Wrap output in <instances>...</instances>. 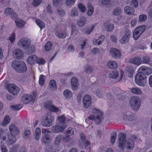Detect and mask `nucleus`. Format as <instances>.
Segmentation results:
<instances>
[{
	"instance_id": "nucleus-49",
	"label": "nucleus",
	"mask_w": 152,
	"mask_h": 152,
	"mask_svg": "<svg viewBox=\"0 0 152 152\" xmlns=\"http://www.w3.org/2000/svg\"><path fill=\"white\" fill-rule=\"evenodd\" d=\"M105 27L107 31H110L113 29L114 26L112 24H108L105 26Z\"/></svg>"
},
{
	"instance_id": "nucleus-27",
	"label": "nucleus",
	"mask_w": 152,
	"mask_h": 152,
	"mask_svg": "<svg viewBox=\"0 0 152 152\" xmlns=\"http://www.w3.org/2000/svg\"><path fill=\"white\" fill-rule=\"evenodd\" d=\"M41 134V131L39 128H37L36 130L35 133L34 134L35 139L38 140L40 138Z\"/></svg>"
},
{
	"instance_id": "nucleus-63",
	"label": "nucleus",
	"mask_w": 152,
	"mask_h": 152,
	"mask_svg": "<svg viewBox=\"0 0 152 152\" xmlns=\"http://www.w3.org/2000/svg\"><path fill=\"white\" fill-rule=\"evenodd\" d=\"M96 94L99 97H101L102 94V91L99 89H97L96 91Z\"/></svg>"
},
{
	"instance_id": "nucleus-47",
	"label": "nucleus",
	"mask_w": 152,
	"mask_h": 152,
	"mask_svg": "<svg viewBox=\"0 0 152 152\" xmlns=\"http://www.w3.org/2000/svg\"><path fill=\"white\" fill-rule=\"evenodd\" d=\"M10 121V118L9 115H6L4 118V120L3 123V125L6 126L8 124Z\"/></svg>"
},
{
	"instance_id": "nucleus-59",
	"label": "nucleus",
	"mask_w": 152,
	"mask_h": 152,
	"mask_svg": "<svg viewBox=\"0 0 152 152\" xmlns=\"http://www.w3.org/2000/svg\"><path fill=\"white\" fill-rule=\"evenodd\" d=\"M91 67L90 66H87L84 69V72L86 73H90L92 72Z\"/></svg>"
},
{
	"instance_id": "nucleus-51",
	"label": "nucleus",
	"mask_w": 152,
	"mask_h": 152,
	"mask_svg": "<svg viewBox=\"0 0 152 152\" xmlns=\"http://www.w3.org/2000/svg\"><path fill=\"white\" fill-rule=\"evenodd\" d=\"M94 28V26H92L91 28H86L85 30V32L87 34H90V33L93 31Z\"/></svg>"
},
{
	"instance_id": "nucleus-37",
	"label": "nucleus",
	"mask_w": 152,
	"mask_h": 152,
	"mask_svg": "<svg viewBox=\"0 0 152 152\" xmlns=\"http://www.w3.org/2000/svg\"><path fill=\"white\" fill-rule=\"evenodd\" d=\"M56 35L59 38H64L66 36V32L64 31H62L61 32H56Z\"/></svg>"
},
{
	"instance_id": "nucleus-61",
	"label": "nucleus",
	"mask_w": 152,
	"mask_h": 152,
	"mask_svg": "<svg viewBox=\"0 0 152 152\" xmlns=\"http://www.w3.org/2000/svg\"><path fill=\"white\" fill-rule=\"evenodd\" d=\"M83 97V95L81 93H78L77 94V99L78 102H81Z\"/></svg>"
},
{
	"instance_id": "nucleus-53",
	"label": "nucleus",
	"mask_w": 152,
	"mask_h": 152,
	"mask_svg": "<svg viewBox=\"0 0 152 152\" xmlns=\"http://www.w3.org/2000/svg\"><path fill=\"white\" fill-rule=\"evenodd\" d=\"M66 75H62L61 76L60 83H61L62 85H64L66 83Z\"/></svg>"
},
{
	"instance_id": "nucleus-9",
	"label": "nucleus",
	"mask_w": 152,
	"mask_h": 152,
	"mask_svg": "<svg viewBox=\"0 0 152 152\" xmlns=\"http://www.w3.org/2000/svg\"><path fill=\"white\" fill-rule=\"evenodd\" d=\"M54 116L50 113H48L45 119L42 122V125L48 127L52 125V122L54 121Z\"/></svg>"
},
{
	"instance_id": "nucleus-18",
	"label": "nucleus",
	"mask_w": 152,
	"mask_h": 152,
	"mask_svg": "<svg viewBox=\"0 0 152 152\" xmlns=\"http://www.w3.org/2000/svg\"><path fill=\"white\" fill-rule=\"evenodd\" d=\"M33 97L31 95H23L21 98V100L25 104L29 103L32 101Z\"/></svg>"
},
{
	"instance_id": "nucleus-25",
	"label": "nucleus",
	"mask_w": 152,
	"mask_h": 152,
	"mask_svg": "<svg viewBox=\"0 0 152 152\" xmlns=\"http://www.w3.org/2000/svg\"><path fill=\"white\" fill-rule=\"evenodd\" d=\"M87 7L88 8L87 15L89 16H91L93 13L94 8L92 5L90 3L87 4Z\"/></svg>"
},
{
	"instance_id": "nucleus-30",
	"label": "nucleus",
	"mask_w": 152,
	"mask_h": 152,
	"mask_svg": "<svg viewBox=\"0 0 152 152\" xmlns=\"http://www.w3.org/2000/svg\"><path fill=\"white\" fill-rule=\"evenodd\" d=\"M86 22V18L82 16L80 18V20L77 22V24L79 26H83L85 25Z\"/></svg>"
},
{
	"instance_id": "nucleus-57",
	"label": "nucleus",
	"mask_w": 152,
	"mask_h": 152,
	"mask_svg": "<svg viewBox=\"0 0 152 152\" xmlns=\"http://www.w3.org/2000/svg\"><path fill=\"white\" fill-rule=\"evenodd\" d=\"M13 11L12 9L8 8L5 9L4 13L7 15H11Z\"/></svg>"
},
{
	"instance_id": "nucleus-52",
	"label": "nucleus",
	"mask_w": 152,
	"mask_h": 152,
	"mask_svg": "<svg viewBox=\"0 0 152 152\" xmlns=\"http://www.w3.org/2000/svg\"><path fill=\"white\" fill-rule=\"evenodd\" d=\"M105 37L103 35H101L99 37V38L98 39V45H100L103 42Z\"/></svg>"
},
{
	"instance_id": "nucleus-32",
	"label": "nucleus",
	"mask_w": 152,
	"mask_h": 152,
	"mask_svg": "<svg viewBox=\"0 0 152 152\" xmlns=\"http://www.w3.org/2000/svg\"><path fill=\"white\" fill-rule=\"evenodd\" d=\"M23 107L22 104H19L17 105H11L10 107L13 110H18L21 109Z\"/></svg>"
},
{
	"instance_id": "nucleus-22",
	"label": "nucleus",
	"mask_w": 152,
	"mask_h": 152,
	"mask_svg": "<svg viewBox=\"0 0 152 152\" xmlns=\"http://www.w3.org/2000/svg\"><path fill=\"white\" fill-rule=\"evenodd\" d=\"M108 75L109 77L110 78L116 79L118 77V72L116 70L110 71L109 72Z\"/></svg>"
},
{
	"instance_id": "nucleus-1",
	"label": "nucleus",
	"mask_w": 152,
	"mask_h": 152,
	"mask_svg": "<svg viewBox=\"0 0 152 152\" xmlns=\"http://www.w3.org/2000/svg\"><path fill=\"white\" fill-rule=\"evenodd\" d=\"M126 137V134L124 133L120 132L119 134L118 146L123 150L125 147L127 149L132 150L134 146V142L132 139L127 141Z\"/></svg>"
},
{
	"instance_id": "nucleus-45",
	"label": "nucleus",
	"mask_w": 152,
	"mask_h": 152,
	"mask_svg": "<svg viewBox=\"0 0 152 152\" xmlns=\"http://www.w3.org/2000/svg\"><path fill=\"white\" fill-rule=\"evenodd\" d=\"M129 40V38L124 36L122 38V39L120 40V42L121 44H126Z\"/></svg>"
},
{
	"instance_id": "nucleus-64",
	"label": "nucleus",
	"mask_w": 152,
	"mask_h": 152,
	"mask_svg": "<svg viewBox=\"0 0 152 152\" xmlns=\"http://www.w3.org/2000/svg\"><path fill=\"white\" fill-rule=\"evenodd\" d=\"M59 109L58 107H56L55 106L53 105L50 109V111L53 112H57L58 111Z\"/></svg>"
},
{
	"instance_id": "nucleus-3",
	"label": "nucleus",
	"mask_w": 152,
	"mask_h": 152,
	"mask_svg": "<svg viewBox=\"0 0 152 152\" xmlns=\"http://www.w3.org/2000/svg\"><path fill=\"white\" fill-rule=\"evenodd\" d=\"M12 67L18 73H23L26 72L27 67L25 63L23 61H13L11 64Z\"/></svg>"
},
{
	"instance_id": "nucleus-6",
	"label": "nucleus",
	"mask_w": 152,
	"mask_h": 152,
	"mask_svg": "<svg viewBox=\"0 0 152 152\" xmlns=\"http://www.w3.org/2000/svg\"><path fill=\"white\" fill-rule=\"evenodd\" d=\"M31 43V40L27 37L21 38L18 43V46L25 50H27L30 46Z\"/></svg>"
},
{
	"instance_id": "nucleus-44",
	"label": "nucleus",
	"mask_w": 152,
	"mask_h": 152,
	"mask_svg": "<svg viewBox=\"0 0 152 152\" xmlns=\"http://www.w3.org/2000/svg\"><path fill=\"white\" fill-rule=\"evenodd\" d=\"M46 152H56V150L54 148V146L53 145H49L46 148Z\"/></svg>"
},
{
	"instance_id": "nucleus-46",
	"label": "nucleus",
	"mask_w": 152,
	"mask_h": 152,
	"mask_svg": "<svg viewBox=\"0 0 152 152\" xmlns=\"http://www.w3.org/2000/svg\"><path fill=\"white\" fill-rule=\"evenodd\" d=\"M77 9V8H73L72 10L71 15L72 17H75L78 16Z\"/></svg>"
},
{
	"instance_id": "nucleus-10",
	"label": "nucleus",
	"mask_w": 152,
	"mask_h": 152,
	"mask_svg": "<svg viewBox=\"0 0 152 152\" xmlns=\"http://www.w3.org/2000/svg\"><path fill=\"white\" fill-rule=\"evenodd\" d=\"M138 73H140V75H148L152 73L151 69L149 67L145 66H141L138 69Z\"/></svg>"
},
{
	"instance_id": "nucleus-2",
	"label": "nucleus",
	"mask_w": 152,
	"mask_h": 152,
	"mask_svg": "<svg viewBox=\"0 0 152 152\" xmlns=\"http://www.w3.org/2000/svg\"><path fill=\"white\" fill-rule=\"evenodd\" d=\"M66 117L64 115L58 116L57 118V124L52 127V130L53 133H58L62 132L66 129Z\"/></svg>"
},
{
	"instance_id": "nucleus-15",
	"label": "nucleus",
	"mask_w": 152,
	"mask_h": 152,
	"mask_svg": "<svg viewBox=\"0 0 152 152\" xmlns=\"http://www.w3.org/2000/svg\"><path fill=\"white\" fill-rule=\"evenodd\" d=\"M9 128L11 134L14 136L19 133L18 129L15 124H11L9 126Z\"/></svg>"
},
{
	"instance_id": "nucleus-14",
	"label": "nucleus",
	"mask_w": 152,
	"mask_h": 152,
	"mask_svg": "<svg viewBox=\"0 0 152 152\" xmlns=\"http://www.w3.org/2000/svg\"><path fill=\"white\" fill-rule=\"evenodd\" d=\"M13 54L14 58L20 59L23 58L24 53L22 50L17 49L13 51Z\"/></svg>"
},
{
	"instance_id": "nucleus-17",
	"label": "nucleus",
	"mask_w": 152,
	"mask_h": 152,
	"mask_svg": "<svg viewBox=\"0 0 152 152\" xmlns=\"http://www.w3.org/2000/svg\"><path fill=\"white\" fill-rule=\"evenodd\" d=\"M71 87L73 90H76L78 87L79 83L77 78L76 77H73L71 80Z\"/></svg>"
},
{
	"instance_id": "nucleus-58",
	"label": "nucleus",
	"mask_w": 152,
	"mask_h": 152,
	"mask_svg": "<svg viewBox=\"0 0 152 152\" xmlns=\"http://www.w3.org/2000/svg\"><path fill=\"white\" fill-rule=\"evenodd\" d=\"M130 5L131 6L136 8L138 5V1L136 0H133L131 2Z\"/></svg>"
},
{
	"instance_id": "nucleus-26",
	"label": "nucleus",
	"mask_w": 152,
	"mask_h": 152,
	"mask_svg": "<svg viewBox=\"0 0 152 152\" xmlns=\"http://www.w3.org/2000/svg\"><path fill=\"white\" fill-rule=\"evenodd\" d=\"M108 66L112 69H115L117 67L116 63L115 61H109L107 63Z\"/></svg>"
},
{
	"instance_id": "nucleus-31",
	"label": "nucleus",
	"mask_w": 152,
	"mask_h": 152,
	"mask_svg": "<svg viewBox=\"0 0 152 152\" xmlns=\"http://www.w3.org/2000/svg\"><path fill=\"white\" fill-rule=\"evenodd\" d=\"M103 117L102 114V115H97L96 117L94 116V121L97 124L100 123L103 120Z\"/></svg>"
},
{
	"instance_id": "nucleus-8",
	"label": "nucleus",
	"mask_w": 152,
	"mask_h": 152,
	"mask_svg": "<svg viewBox=\"0 0 152 152\" xmlns=\"http://www.w3.org/2000/svg\"><path fill=\"white\" fill-rule=\"evenodd\" d=\"M146 76L137 73L135 76V82L137 84L140 86H144L146 83Z\"/></svg>"
},
{
	"instance_id": "nucleus-28",
	"label": "nucleus",
	"mask_w": 152,
	"mask_h": 152,
	"mask_svg": "<svg viewBox=\"0 0 152 152\" xmlns=\"http://www.w3.org/2000/svg\"><path fill=\"white\" fill-rule=\"evenodd\" d=\"M74 130L73 128L69 127L67 129V142L70 140L71 138H69L70 135L74 134Z\"/></svg>"
},
{
	"instance_id": "nucleus-23",
	"label": "nucleus",
	"mask_w": 152,
	"mask_h": 152,
	"mask_svg": "<svg viewBox=\"0 0 152 152\" xmlns=\"http://www.w3.org/2000/svg\"><path fill=\"white\" fill-rule=\"evenodd\" d=\"M124 11L128 15H131L134 13V9L129 6H126L124 8Z\"/></svg>"
},
{
	"instance_id": "nucleus-50",
	"label": "nucleus",
	"mask_w": 152,
	"mask_h": 152,
	"mask_svg": "<svg viewBox=\"0 0 152 152\" xmlns=\"http://www.w3.org/2000/svg\"><path fill=\"white\" fill-rule=\"evenodd\" d=\"M53 105V103H52L51 102L48 101L45 103V106L46 108L50 110Z\"/></svg>"
},
{
	"instance_id": "nucleus-42",
	"label": "nucleus",
	"mask_w": 152,
	"mask_h": 152,
	"mask_svg": "<svg viewBox=\"0 0 152 152\" xmlns=\"http://www.w3.org/2000/svg\"><path fill=\"white\" fill-rule=\"evenodd\" d=\"M78 7L80 11L82 12H84L86 9V7L82 3H80L78 4Z\"/></svg>"
},
{
	"instance_id": "nucleus-55",
	"label": "nucleus",
	"mask_w": 152,
	"mask_h": 152,
	"mask_svg": "<svg viewBox=\"0 0 152 152\" xmlns=\"http://www.w3.org/2000/svg\"><path fill=\"white\" fill-rule=\"evenodd\" d=\"M44 76L43 75H41L39 76V84L41 86H42L44 85L45 83V80L44 78Z\"/></svg>"
},
{
	"instance_id": "nucleus-16",
	"label": "nucleus",
	"mask_w": 152,
	"mask_h": 152,
	"mask_svg": "<svg viewBox=\"0 0 152 152\" xmlns=\"http://www.w3.org/2000/svg\"><path fill=\"white\" fill-rule=\"evenodd\" d=\"M110 54L114 58H119L121 56L120 51L116 48H111L110 50Z\"/></svg>"
},
{
	"instance_id": "nucleus-62",
	"label": "nucleus",
	"mask_w": 152,
	"mask_h": 152,
	"mask_svg": "<svg viewBox=\"0 0 152 152\" xmlns=\"http://www.w3.org/2000/svg\"><path fill=\"white\" fill-rule=\"evenodd\" d=\"M131 34V32L128 29H126L124 31V36L129 38Z\"/></svg>"
},
{
	"instance_id": "nucleus-5",
	"label": "nucleus",
	"mask_w": 152,
	"mask_h": 152,
	"mask_svg": "<svg viewBox=\"0 0 152 152\" xmlns=\"http://www.w3.org/2000/svg\"><path fill=\"white\" fill-rule=\"evenodd\" d=\"M80 140L79 142V145L81 148H86L87 147L90 148L91 143L90 142L86 139V137L85 134L81 133L80 134Z\"/></svg>"
},
{
	"instance_id": "nucleus-41",
	"label": "nucleus",
	"mask_w": 152,
	"mask_h": 152,
	"mask_svg": "<svg viewBox=\"0 0 152 152\" xmlns=\"http://www.w3.org/2000/svg\"><path fill=\"white\" fill-rule=\"evenodd\" d=\"M150 58L148 56H145L142 57L143 63L148 64L150 61Z\"/></svg>"
},
{
	"instance_id": "nucleus-11",
	"label": "nucleus",
	"mask_w": 152,
	"mask_h": 152,
	"mask_svg": "<svg viewBox=\"0 0 152 152\" xmlns=\"http://www.w3.org/2000/svg\"><path fill=\"white\" fill-rule=\"evenodd\" d=\"M145 26H139L137 27L134 30L133 33V37L135 40H137L139 37L140 35L145 31Z\"/></svg>"
},
{
	"instance_id": "nucleus-60",
	"label": "nucleus",
	"mask_w": 152,
	"mask_h": 152,
	"mask_svg": "<svg viewBox=\"0 0 152 152\" xmlns=\"http://www.w3.org/2000/svg\"><path fill=\"white\" fill-rule=\"evenodd\" d=\"M37 63L39 64L43 65L45 63V60L42 58H38L37 57Z\"/></svg>"
},
{
	"instance_id": "nucleus-48",
	"label": "nucleus",
	"mask_w": 152,
	"mask_h": 152,
	"mask_svg": "<svg viewBox=\"0 0 152 152\" xmlns=\"http://www.w3.org/2000/svg\"><path fill=\"white\" fill-rule=\"evenodd\" d=\"M50 137H48L43 136L42 138V142L45 144L49 142L50 141Z\"/></svg>"
},
{
	"instance_id": "nucleus-12",
	"label": "nucleus",
	"mask_w": 152,
	"mask_h": 152,
	"mask_svg": "<svg viewBox=\"0 0 152 152\" xmlns=\"http://www.w3.org/2000/svg\"><path fill=\"white\" fill-rule=\"evenodd\" d=\"M83 107L88 109L90 107L92 104L91 97L88 95H85L83 98Z\"/></svg>"
},
{
	"instance_id": "nucleus-7",
	"label": "nucleus",
	"mask_w": 152,
	"mask_h": 152,
	"mask_svg": "<svg viewBox=\"0 0 152 152\" xmlns=\"http://www.w3.org/2000/svg\"><path fill=\"white\" fill-rule=\"evenodd\" d=\"M122 116L123 119L125 121L128 120L135 121V123H137L138 122V120L135 115L129 111L122 114Z\"/></svg>"
},
{
	"instance_id": "nucleus-29",
	"label": "nucleus",
	"mask_w": 152,
	"mask_h": 152,
	"mask_svg": "<svg viewBox=\"0 0 152 152\" xmlns=\"http://www.w3.org/2000/svg\"><path fill=\"white\" fill-rule=\"evenodd\" d=\"M15 22L16 26L18 28L23 27L25 23L23 21L19 19L15 20Z\"/></svg>"
},
{
	"instance_id": "nucleus-21",
	"label": "nucleus",
	"mask_w": 152,
	"mask_h": 152,
	"mask_svg": "<svg viewBox=\"0 0 152 152\" xmlns=\"http://www.w3.org/2000/svg\"><path fill=\"white\" fill-rule=\"evenodd\" d=\"M142 62L141 58V57L138 56L133 58L131 61L130 63L139 66L141 64Z\"/></svg>"
},
{
	"instance_id": "nucleus-39",
	"label": "nucleus",
	"mask_w": 152,
	"mask_h": 152,
	"mask_svg": "<svg viewBox=\"0 0 152 152\" xmlns=\"http://www.w3.org/2000/svg\"><path fill=\"white\" fill-rule=\"evenodd\" d=\"M122 10L119 7H117L113 11V14L115 16H118L121 12Z\"/></svg>"
},
{
	"instance_id": "nucleus-36",
	"label": "nucleus",
	"mask_w": 152,
	"mask_h": 152,
	"mask_svg": "<svg viewBox=\"0 0 152 152\" xmlns=\"http://www.w3.org/2000/svg\"><path fill=\"white\" fill-rule=\"evenodd\" d=\"M131 92L134 94H141L142 93V91L137 88H132L131 89Z\"/></svg>"
},
{
	"instance_id": "nucleus-13",
	"label": "nucleus",
	"mask_w": 152,
	"mask_h": 152,
	"mask_svg": "<svg viewBox=\"0 0 152 152\" xmlns=\"http://www.w3.org/2000/svg\"><path fill=\"white\" fill-rule=\"evenodd\" d=\"M7 89L8 91L12 93L14 96L18 94L19 91V88L13 84L8 85L7 87Z\"/></svg>"
},
{
	"instance_id": "nucleus-54",
	"label": "nucleus",
	"mask_w": 152,
	"mask_h": 152,
	"mask_svg": "<svg viewBox=\"0 0 152 152\" xmlns=\"http://www.w3.org/2000/svg\"><path fill=\"white\" fill-rule=\"evenodd\" d=\"M116 137V134L115 132H114L111 138V142L112 144H114Z\"/></svg>"
},
{
	"instance_id": "nucleus-19",
	"label": "nucleus",
	"mask_w": 152,
	"mask_h": 152,
	"mask_svg": "<svg viewBox=\"0 0 152 152\" xmlns=\"http://www.w3.org/2000/svg\"><path fill=\"white\" fill-rule=\"evenodd\" d=\"M37 62V56L35 55H32L29 56L27 60L28 63L31 65L34 64Z\"/></svg>"
},
{
	"instance_id": "nucleus-56",
	"label": "nucleus",
	"mask_w": 152,
	"mask_h": 152,
	"mask_svg": "<svg viewBox=\"0 0 152 152\" xmlns=\"http://www.w3.org/2000/svg\"><path fill=\"white\" fill-rule=\"evenodd\" d=\"M41 0H34L32 4L34 7H37L41 3Z\"/></svg>"
},
{
	"instance_id": "nucleus-35",
	"label": "nucleus",
	"mask_w": 152,
	"mask_h": 152,
	"mask_svg": "<svg viewBox=\"0 0 152 152\" xmlns=\"http://www.w3.org/2000/svg\"><path fill=\"white\" fill-rule=\"evenodd\" d=\"M62 137V135L61 134L57 136L55 139L54 142L55 144L57 146L58 145Z\"/></svg>"
},
{
	"instance_id": "nucleus-33",
	"label": "nucleus",
	"mask_w": 152,
	"mask_h": 152,
	"mask_svg": "<svg viewBox=\"0 0 152 152\" xmlns=\"http://www.w3.org/2000/svg\"><path fill=\"white\" fill-rule=\"evenodd\" d=\"M52 43L50 42H48L45 45V50L46 51H49L52 48Z\"/></svg>"
},
{
	"instance_id": "nucleus-20",
	"label": "nucleus",
	"mask_w": 152,
	"mask_h": 152,
	"mask_svg": "<svg viewBox=\"0 0 152 152\" xmlns=\"http://www.w3.org/2000/svg\"><path fill=\"white\" fill-rule=\"evenodd\" d=\"M126 75L129 77H131L133 74L134 68L130 66H127L126 68Z\"/></svg>"
},
{
	"instance_id": "nucleus-24",
	"label": "nucleus",
	"mask_w": 152,
	"mask_h": 152,
	"mask_svg": "<svg viewBox=\"0 0 152 152\" xmlns=\"http://www.w3.org/2000/svg\"><path fill=\"white\" fill-rule=\"evenodd\" d=\"M49 86L50 88L53 91H54L57 89L56 82L54 80H52L50 81Z\"/></svg>"
},
{
	"instance_id": "nucleus-34",
	"label": "nucleus",
	"mask_w": 152,
	"mask_h": 152,
	"mask_svg": "<svg viewBox=\"0 0 152 152\" xmlns=\"http://www.w3.org/2000/svg\"><path fill=\"white\" fill-rule=\"evenodd\" d=\"M26 51H27V53L29 54L33 53L35 51V47L34 45H30L28 49Z\"/></svg>"
},
{
	"instance_id": "nucleus-43",
	"label": "nucleus",
	"mask_w": 152,
	"mask_h": 152,
	"mask_svg": "<svg viewBox=\"0 0 152 152\" xmlns=\"http://www.w3.org/2000/svg\"><path fill=\"white\" fill-rule=\"evenodd\" d=\"M42 133L44 134L43 136L51 137V132L48 129H44L42 131Z\"/></svg>"
},
{
	"instance_id": "nucleus-40",
	"label": "nucleus",
	"mask_w": 152,
	"mask_h": 152,
	"mask_svg": "<svg viewBox=\"0 0 152 152\" xmlns=\"http://www.w3.org/2000/svg\"><path fill=\"white\" fill-rule=\"evenodd\" d=\"M36 22L41 29L45 27L44 23L40 20L37 19L36 20Z\"/></svg>"
},
{
	"instance_id": "nucleus-4",
	"label": "nucleus",
	"mask_w": 152,
	"mask_h": 152,
	"mask_svg": "<svg viewBox=\"0 0 152 152\" xmlns=\"http://www.w3.org/2000/svg\"><path fill=\"white\" fill-rule=\"evenodd\" d=\"M130 104L132 109L134 111H137L141 105L140 98L137 96L132 97L130 99Z\"/></svg>"
},
{
	"instance_id": "nucleus-38",
	"label": "nucleus",
	"mask_w": 152,
	"mask_h": 152,
	"mask_svg": "<svg viewBox=\"0 0 152 152\" xmlns=\"http://www.w3.org/2000/svg\"><path fill=\"white\" fill-rule=\"evenodd\" d=\"M92 113L95 116L102 114V113L101 111H100V110L95 108L93 109Z\"/></svg>"
}]
</instances>
